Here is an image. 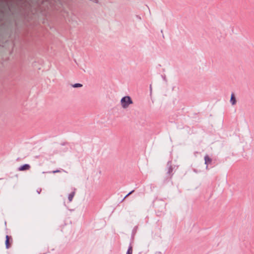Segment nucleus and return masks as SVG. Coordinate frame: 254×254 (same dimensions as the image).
I'll return each mask as SVG.
<instances>
[{
	"instance_id": "f257e3e1",
	"label": "nucleus",
	"mask_w": 254,
	"mask_h": 254,
	"mask_svg": "<svg viewBox=\"0 0 254 254\" xmlns=\"http://www.w3.org/2000/svg\"><path fill=\"white\" fill-rule=\"evenodd\" d=\"M122 107L126 109L127 108L129 104H132V101L129 96H125L123 97L121 101Z\"/></svg>"
},
{
	"instance_id": "f03ea898",
	"label": "nucleus",
	"mask_w": 254,
	"mask_h": 254,
	"mask_svg": "<svg viewBox=\"0 0 254 254\" xmlns=\"http://www.w3.org/2000/svg\"><path fill=\"white\" fill-rule=\"evenodd\" d=\"M13 243V239L11 236L6 235V240H5V246L6 249H9L11 245Z\"/></svg>"
},
{
	"instance_id": "7ed1b4c3",
	"label": "nucleus",
	"mask_w": 254,
	"mask_h": 254,
	"mask_svg": "<svg viewBox=\"0 0 254 254\" xmlns=\"http://www.w3.org/2000/svg\"><path fill=\"white\" fill-rule=\"evenodd\" d=\"M204 160L205 164L206 165V169H208V165L211 163L212 159L208 155H206L204 157Z\"/></svg>"
},
{
	"instance_id": "20e7f679",
	"label": "nucleus",
	"mask_w": 254,
	"mask_h": 254,
	"mask_svg": "<svg viewBox=\"0 0 254 254\" xmlns=\"http://www.w3.org/2000/svg\"><path fill=\"white\" fill-rule=\"evenodd\" d=\"M30 166L28 164H25V165H23L21 166H20L18 170L19 171H26V170H28L30 169Z\"/></svg>"
},
{
	"instance_id": "39448f33",
	"label": "nucleus",
	"mask_w": 254,
	"mask_h": 254,
	"mask_svg": "<svg viewBox=\"0 0 254 254\" xmlns=\"http://www.w3.org/2000/svg\"><path fill=\"white\" fill-rule=\"evenodd\" d=\"M231 102L233 105H235L236 103V99L234 93H232L231 97Z\"/></svg>"
},
{
	"instance_id": "423d86ee",
	"label": "nucleus",
	"mask_w": 254,
	"mask_h": 254,
	"mask_svg": "<svg viewBox=\"0 0 254 254\" xmlns=\"http://www.w3.org/2000/svg\"><path fill=\"white\" fill-rule=\"evenodd\" d=\"M74 195H75V191H73L69 194L68 199L69 202H71L72 200V199H73Z\"/></svg>"
},
{
	"instance_id": "0eeeda50",
	"label": "nucleus",
	"mask_w": 254,
	"mask_h": 254,
	"mask_svg": "<svg viewBox=\"0 0 254 254\" xmlns=\"http://www.w3.org/2000/svg\"><path fill=\"white\" fill-rule=\"evenodd\" d=\"M173 168L172 167V166H170L169 168V169H168V174L170 176V178L171 177L172 174V172H173Z\"/></svg>"
},
{
	"instance_id": "6e6552de",
	"label": "nucleus",
	"mask_w": 254,
	"mask_h": 254,
	"mask_svg": "<svg viewBox=\"0 0 254 254\" xmlns=\"http://www.w3.org/2000/svg\"><path fill=\"white\" fill-rule=\"evenodd\" d=\"M133 249L132 246L130 245L126 254H132Z\"/></svg>"
},
{
	"instance_id": "1a4fd4ad",
	"label": "nucleus",
	"mask_w": 254,
	"mask_h": 254,
	"mask_svg": "<svg viewBox=\"0 0 254 254\" xmlns=\"http://www.w3.org/2000/svg\"><path fill=\"white\" fill-rule=\"evenodd\" d=\"M72 86L74 88L81 87L82 86V85L80 83H76L73 85Z\"/></svg>"
},
{
	"instance_id": "9d476101",
	"label": "nucleus",
	"mask_w": 254,
	"mask_h": 254,
	"mask_svg": "<svg viewBox=\"0 0 254 254\" xmlns=\"http://www.w3.org/2000/svg\"><path fill=\"white\" fill-rule=\"evenodd\" d=\"M134 191V190H132L131 191H130L129 193H128L126 196L124 198V199L127 198V197H128L130 194H131L132 193H133Z\"/></svg>"
},
{
	"instance_id": "9b49d317",
	"label": "nucleus",
	"mask_w": 254,
	"mask_h": 254,
	"mask_svg": "<svg viewBox=\"0 0 254 254\" xmlns=\"http://www.w3.org/2000/svg\"><path fill=\"white\" fill-rule=\"evenodd\" d=\"M58 172H60V170H56V171H53L52 172L53 173H58Z\"/></svg>"
}]
</instances>
